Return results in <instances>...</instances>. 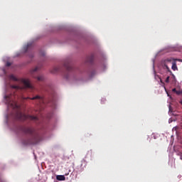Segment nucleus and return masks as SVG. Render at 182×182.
Here are the masks:
<instances>
[{"mask_svg":"<svg viewBox=\"0 0 182 182\" xmlns=\"http://www.w3.org/2000/svg\"><path fill=\"white\" fill-rule=\"evenodd\" d=\"M21 132L27 135L25 144H38L42 140V136L31 127H21Z\"/></svg>","mask_w":182,"mask_h":182,"instance_id":"f257e3e1","label":"nucleus"},{"mask_svg":"<svg viewBox=\"0 0 182 182\" xmlns=\"http://www.w3.org/2000/svg\"><path fill=\"white\" fill-rule=\"evenodd\" d=\"M39 70V67H36V68L33 69L31 70V75H32L33 77L35 79H37L38 82H43L45 80V77L43 75H38V76H35V73Z\"/></svg>","mask_w":182,"mask_h":182,"instance_id":"f03ea898","label":"nucleus"},{"mask_svg":"<svg viewBox=\"0 0 182 182\" xmlns=\"http://www.w3.org/2000/svg\"><path fill=\"white\" fill-rule=\"evenodd\" d=\"M18 119L20 120H38V117L33 115H26L25 114L20 113L18 114Z\"/></svg>","mask_w":182,"mask_h":182,"instance_id":"7ed1b4c3","label":"nucleus"},{"mask_svg":"<svg viewBox=\"0 0 182 182\" xmlns=\"http://www.w3.org/2000/svg\"><path fill=\"white\" fill-rule=\"evenodd\" d=\"M28 99H30L31 100H37V102H38L39 105H43V103H44L45 102V99L43 98V97L41 96V95H36L35 97H33L32 98L31 97H24L23 100H26Z\"/></svg>","mask_w":182,"mask_h":182,"instance_id":"20e7f679","label":"nucleus"},{"mask_svg":"<svg viewBox=\"0 0 182 182\" xmlns=\"http://www.w3.org/2000/svg\"><path fill=\"white\" fill-rule=\"evenodd\" d=\"M173 61L172 58H167L166 60H164L163 65L166 68V69L169 72V73H173L171 72V70H170V68H168V63H171V62Z\"/></svg>","mask_w":182,"mask_h":182,"instance_id":"39448f33","label":"nucleus"},{"mask_svg":"<svg viewBox=\"0 0 182 182\" xmlns=\"http://www.w3.org/2000/svg\"><path fill=\"white\" fill-rule=\"evenodd\" d=\"M23 84L24 85L25 87L28 89H32V85L31 84V81L28 79H23L22 80Z\"/></svg>","mask_w":182,"mask_h":182,"instance_id":"423d86ee","label":"nucleus"},{"mask_svg":"<svg viewBox=\"0 0 182 182\" xmlns=\"http://www.w3.org/2000/svg\"><path fill=\"white\" fill-rule=\"evenodd\" d=\"M64 66L67 70V72H72L73 70V66L69 63H65Z\"/></svg>","mask_w":182,"mask_h":182,"instance_id":"0eeeda50","label":"nucleus"},{"mask_svg":"<svg viewBox=\"0 0 182 182\" xmlns=\"http://www.w3.org/2000/svg\"><path fill=\"white\" fill-rule=\"evenodd\" d=\"M56 178L58 181H65L66 180V178L63 175H58Z\"/></svg>","mask_w":182,"mask_h":182,"instance_id":"6e6552de","label":"nucleus"},{"mask_svg":"<svg viewBox=\"0 0 182 182\" xmlns=\"http://www.w3.org/2000/svg\"><path fill=\"white\" fill-rule=\"evenodd\" d=\"M95 58L93 57V55H91L90 57H87L86 62L87 63H93V60H94Z\"/></svg>","mask_w":182,"mask_h":182,"instance_id":"1a4fd4ad","label":"nucleus"},{"mask_svg":"<svg viewBox=\"0 0 182 182\" xmlns=\"http://www.w3.org/2000/svg\"><path fill=\"white\" fill-rule=\"evenodd\" d=\"M4 99H5V100H6V103L7 105H9V103H11V96H9V95H5V96H4Z\"/></svg>","mask_w":182,"mask_h":182,"instance_id":"9d476101","label":"nucleus"},{"mask_svg":"<svg viewBox=\"0 0 182 182\" xmlns=\"http://www.w3.org/2000/svg\"><path fill=\"white\" fill-rule=\"evenodd\" d=\"M172 70H178V68H177V64L176 62L172 63V67H171Z\"/></svg>","mask_w":182,"mask_h":182,"instance_id":"9b49d317","label":"nucleus"},{"mask_svg":"<svg viewBox=\"0 0 182 182\" xmlns=\"http://www.w3.org/2000/svg\"><path fill=\"white\" fill-rule=\"evenodd\" d=\"M10 79L11 80H14L15 82H16V80H18V78H16V77H15L14 75H10Z\"/></svg>","mask_w":182,"mask_h":182,"instance_id":"f8f14e48","label":"nucleus"},{"mask_svg":"<svg viewBox=\"0 0 182 182\" xmlns=\"http://www.w3.org/2000/svg\"><path fill=\"white\" fill-rule=\"evenodd\" d=\"M166 83H169L170 82V76H168L165 80Z\"/></svg>","mask_w":182,"mask_h":182,"instance_id":"ddd939ff","label":"nucleus"},{"mask_svg":"<svg viewBox=\"0 0 182 182\" xmlns=\"http://www.w3.org/2000/svg\"><path fill=\"white\" fill-rule=\"evenodd\" d=\"M176 94L180 96V95H182V90H177L176 91Z\"/></svg>","mask_w":182,"mask_h":182,"instance_id":"4468645a","label":"nucleus"},{"mask_svg":"<svg viewBox=\"0 0 182 182\" xmlns=\"http://www.w3.org/2000/svg\"><path fill=\"white\" fill-rule=\"evenodd\" d=\"M12 88L13 89H20L19 86H17V85H13Z\"/></svg>","mask_w":182,"mask_h":182,"instance_id":"2eb2a0df","label":"nucleus"},{"mask_svg":"<svg viewBox=\"0 0 182 182\" xmlns=\"http://www.w3.org/2000/svg\"><path fill=\"white\" fill-rule=\"evenodd\" d=\"M31 43H28L27 44V46H26V50H28V48H30L31 47Z\"/></svg>","mask_w":182,"mask_h":182,"instance_id":"dca6fc26","label":"nucleus"},{"mask_svg":"<svg viewBox=\"0 0 182 182\" xmlns=\"http://www.w3.org/2000/svg\"><path fill=\"white\" fill-rule=\"evenodd\" d=\"M11 63L7 62L6 64V66L9 67V66H11Z\"/></svg>","mask_w":182,"mask_h":182,"instance_id":"f3484780","label":"nucleus"},{"mask_svg":"<svg viewBox=\"0 0 182 182\" xmlns=\"http://www.w3.org/2000/svg\"><path fill=\"white\" fill-rule=\"evenodd\" d=\"M172 92H173L174 93H177V90L176 88H173L172 90Z\"/></svg>","mask_w":182,"mask_h":182,"instance_id":"a211bd4d","label":"nucleus"},{"mask_svg":"<svg viewBox=\"0 0 182 182\" xmlns=\"http://www.w3.org/2000/svg\"><path fill=\"white\" fill-rule=\"evenodd\" d=\"M54 70H55V72H58V71H59V68H55L54 69Z\"/></svg>","mask_w":182,"mask_h":182,"instance_id":"6ab92c4d","label":"nucleus"},{"mask_svg":"<svg viewBox=\"0 0 182 182\" xmlns=\"http://www.w3.org/2000/svg\"><path fill=\"white\" fill-rule=\"evenodd\" d=\"M64 77H65V79H69V75H64Z\"/></svg>","mask_w":182,"mask_h":182,"instance_id":"aec40b11","label":"nucleus"},{"mask_svg":"<svg viewBox=\"0 0 182 182\" xmlns=\"http://www.w3.org/2000/svg\"><path fill=\"white\" fill-rule=\"evenodd\" d=\"M179 156H180V159H181V160H182V153H179V154H178Z\"/></svg>","mask_w":182,"mask_h":182,"instance_id":"412c9836","label":"nucleus"},{"mask_svg":"<svg viewBox=\"0 0 182 182\" xmlns=\"http://www.w3.org/2000/svg\"><path fill=\"white\" fill-rule=\"evenodd\" d=\"M87 137H89V136H90V134H87Z\"/></svg>","mask_w":182,"mask_h":182,"instance_id":"4be33fe9","label":"nucleus"},{"mask_svg":"<svg viewBox=\"0 0 182 182\" xmlns=\"http://www.w3.org/2000/svg\"><path fill=\"white\" fill-rule=\"evenodd\" d=\"M65 176H69V173H65Z\"/></svg>","mask_w":182,"mask_h":182,"instance_id":"5701e85b","label":"nucleus"},{"mask_svg":"<svg viewBox=\"0 0 182 182\" xmlns=\"http://www.w3.org/2000/svg\"><path fill=\"white\" fill-rule=\"evenodd\" d=\"M181 105H182V100H181Z\"/></svg>","mask_w":182,"mask_h":182,"instance_id":"b1692460","label":"nucleus"}]
</instances>
